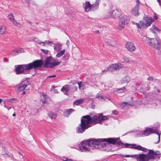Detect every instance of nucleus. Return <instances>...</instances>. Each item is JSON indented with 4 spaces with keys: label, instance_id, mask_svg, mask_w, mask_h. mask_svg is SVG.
<instances>
[{
    "label": "nucleus",
    "instance_id": "32",
    "mask_svg": "<svg viewBox=\"0 0 161 161\" xmlns=\"http://www.w3.org/2000/svg\"><path fill=\"white\" fill-rule=\"evenodd\" d=\"M84 100V99H77L74 102V103L76 105H78L82 103H83Z\"/></svg>",
    "mask_w": 161,
    "mask_h": 161
},
{
    "label": "nucleus",
    "instance_id": "61",
    "mask_svg": "<svg viewBox=\"0 0 161 161\" xmlns=\"http://www.w3.org/2000/svg\"><path fill=\"white\" fill-rule=\"evenodd\" d=\"M3 101V100L2 99H0V103H1Z\"/></svg>",
    "mask_w": 161,
    "mask_h": 161
},
{
    "label": "nucleus",
    "instance_id": "3",
    "mask_svg": "<svg viewBox=\"0 0 161 161\" xmlns=\"http://www.w3.org/2000/svg\"><path fill=\"white\" fill-rule=\"evenodd\" d=\"M43 64V62L41 60H37L27 64L19 65L16 67L15 71L16 74L18 75L27 74L29 73L31 69L41 67Z\"/></svg>",
    "mask_w": 161,
    "mask_h": 161
},
{
    "label": "nucleus",
    "instance_id": "31",
    "mask_svg": "<svg viewBox=\"0 0 161 161\" xmlns=\"http://www.w3.org/2000/svg\"><path fill=\"white\" fill-rule=\"evenodd\" d=\"M23 49L22 48L17 49L14 50L13 51V52L14 53L15 55H18L19 54L23 52Z\"/></svg>",
    "mask_w": 161,
    "mask_h": 161
},
{
    "label": "nucleus",
    "instance_id": "13",
    "mask_svg": "<svg viewBox=\"0 0 161 161\" xmlns=\"http://www.w3.org/2000/svg\"><path fill=\"white\" fill-rule=\"evenodd\" d=\"M28 84V82L27 80L22 81L19 85V86L17 90L18 92H21L23 91Z\"/></svg>",
    "mask_w": 161,
    "mask_h": 161
},
{
    "label": "nucleus",
    "instance_id": "12",
    "mask_svg": "<svg viewBox=\"0 0 161 161\" xmlns=\"http://www.w3.org/2000/svg\"><path fill=\"white\" fill-rule=\"evenodd\" d=\"M120 15V13L119 11L117 9H115L114 10L111 11L110 13L108 16H107V18H109L111 16L114 18H117Z\"/></svg>",
    "mask_w": 161,
    "mask_h": 161
},
{
    "label": "nucleus",
    "instance_id": "35",
    "mask_svg": "<svg viewBox=\"0 0 161 161\" xmlns=\"http://www.w3.org/2000/svg\"><path fill=\"white\" fill-rule=\"evenodd\" d=\"M12 22L15 26H17L19 27H20L21 26V25L20 24L17 22L15 20L12 21Z\"/></svg>",
    "mask_w": 161,
    "mask_h": 161
},
{
    "label": "nucleus",
    "instance_id": "49",
    "mask_svg": "<svg viewBox=\"0 0 161 161\" xmlns=\"http://www.w3.org/2000/svg\"><path fill=\"white\" fill-rule=\"evenodd\" d=\"M147 80L149 81H152L153 80V78L152 77H149L148 78Z\"/></svg>",
    "mask_w": 161,
    "mask_h": 161
},
{
    "label": "nucleus",
    "instance_id": "63",
    "mask_svg": "<svg viewBox=\"0 0 161 161\" xmlns=\"http://www.w3.org/2000/svg\"><path fill=\"white\" fill-rule=\"evenodd\" d=\"M15 115H16V114H15V113H14V114H13V116H15Z\"/></svg>",
    "mask_w": 161,
    "mask_h": 161
},
{
    "label": "nucleus",
    "instance_id": "37",
    "mask_svg": "<svg viewBox=\"0 0 161 161\" xmlns=\"http://www.w3.org/2000/svg\"><path fill=\"white\" fill-rule=\"evenodd\" d=\"M8 18L12 22V21L15 20L14 18V16L12 14H9L8 16Z\"/></svg>",
    "mask_w": 161,
    "mask_h": 161
},
{
    "label": "nucleus",
    "instance_id": "14",
    "mask_svg": "<svg viewBox=\"0 0 161 161\" xmlns=\"http://www.w3.org/2000/svg\"><path fill=\"white\" fill-rule=\"evenodd\" d=\"M154 21V19L152 18L148 17L146 20V22H142V25L143 27H147L150 26Z\"/></svg>",
    "mask_w": 161,
    "mask_h": 161
},
{
    "label": "nucleus",
    "instance_id": "46",
    "mask_svg": "<svg viewBox=\"0 0 161 161\" xmlns=\"http://www.w3.org/2000/svg\"><path fill=\"white\" fill-rule=\"evenodd\" d=\"M33 40L34 41L37 42V43L39 44V43H40L38 41H39L38 39L37 38H34L33 39Z\"/></svg>",
    "mask_w": 161,
    "mask_h": 161
},
{
    "label": "nucleus",
    "instance_id": "25",
    "mask_svg": "<svg viewBox=\"0 0 161 161\" xmlns=\"http://www.w3.org/2000/svg\"><path fill=\"white\" fill-rule=\"evenodd\" d=\"M62 44L58 43L56 44V46H54L53 47L55 50L57 52H59L61 50Z\"/></svg>",
    "mask_w": 161,
    "mask_h": 161
},
{
    "label": "nucleus",
    "instance_id": "6",
    "mask_svg": "<svg viewBox=\"0 0 161 161\" xmlns=\"http://www.w3.org/2000/svg\"><path fill=\"white\" fill-rule=\"evenodd\" d=\"M158 127H154L152 128H147L145 130L142 131L141 132V134L142 136H148L149 134L155 133L158 136V142H155V143H158L160 140V134L158 132Z\"/></svg>",
    "mask_w": 161,
    "mask_h": 161
},
{
    "label": "nucleus",
    "instance_id": "20",
    "mask_svg": "<svg viewBox=\"0 0 161 161\" xmlns=\"http://www.w3.org/2000/svg\"><path fill=\"white\" fill-rule=\"evenodd\" d=\"M134 105V104L133 103H129L127 102H123L121 103L120 107L122 109H123L125 107H128L129 106H133Z\"/></svg>",
    "mask_w": 161,
    "mask_h": 161
},
{
    "label": "nucleus",
    "instance_id": "53",
    "mask_svg": "<svg viewBox=\"0 0 161 161\" xmlns=\"http://www.w3.org/2000/svg\"><path fill=\"white\" fill-rule=\"evenodd\" d=\"M123 157H130V155H122Z\"/></svg>",
    "mask_w": 161,
    "mask_h": 161
},
{
    "label": "nucleus",
    "instance_id": "43",
    "mask_svg": "<svg viewBox=\"0 0 161 161\" xmlns=\"http://www.w3.org/2000/svg\"><path fill=\"white\" fill-rule=\"evenodd\" d=\"M136 4L135 6L136 8H139V4L140 3L139 0H136Z\"/></svg>",
    "mask_w": 161,
    "mask_h": 161
},
{
    "label": "nucleus",
    "instance_id": "60",
    "mask_svg": "<svg viewBox=\"0 0 161 161\" xmlns=\"http://www.w3.org/2000/svg\"><path fill=\"white\" fill-rule=\"evenodd\" d=\"M4 61L5 62H7L8 61V60L6 58H4Z\"/></svg>",
    "mask_w": 161,
    "mask_h": 161
},
{
    "label": "nucleus",
    "instance_id": "24",
    "mask_svg": "<svg viewBox=\"0 0 161 161\" xmlns=\"http://www.w3.org/2000/svg\"><path fill=\"white\" fill-rule=\"evenodd\" d=\"M69 86L70 92L73 93L77 89V86H76L75 85H69Z\"/></svg>",
    "mask_w": 161,
    "mask_h": 161
},
{
    "label": "nucleus",
    "instance_id": "27",
    "mask_svg": "<svg viewBox=\"0 0 161 161\" xmlns=\"http://www.w3.org/2000/svg\"><path fill=\"white\" fill-rule=\"evenodd\" d=\"M41 100L42 102L43 103H47V98L46 97V96L44 94H42L41 96Z\"/></svg>",
    "mask_w": 161,
    "mask_h": 161
},
{
    "label": "nucleus",
    "instance_id": "10",
    "mask_svg": "<svg viewBox=\"0 0 161 161\" xmlns=\"http://www.w3.org/2000/svg\"><path fill=\"white\" fill-rule=\"evenodd\" d=\"M124 144V143H123ZM128 144V143H127ZM129 145H128V146L126 147L124 145H122L121 146L122 147H128L130 146H132V147H130L131 148H134L138 150H141L142 151L144 152H147V149L144 147H142L140 145H137L136 146V144H134L133 145H131L130 144H128Z\"/></svg>",
    "mask_w": 161,
    "mask_h": 161
},
{
    "label": "nucleus",
    "instance_id": "30",
    "mask_svg": "<svg viewBox=\"0 0 161 161\" xmlns=\"http://www.w3.org/2000/svg\"><path fill=\"white\" fill-rule=\"evenodd\" d=\"M7 101H9L11 103H17L18 102V100L16 98H12L10 99H7L5 100L4 101V102Z\"/></svg>",
    "mask_w": 161,
    "mask_h": 161
},
{
    "label": "nucleus",
    "instance_id": "15",
    "mask_svg": "<svg viewBox=\"0 0 161 161\" xmlns=\"http://www.w3.org/2000/svg\"><path fill=\"white\" fill-rule=\"evenodd\" d=\"M146 154H140L136 157L137 161H148Z\"/></svg>",
    "mask_w": 161,
    "mask_h": 161
},
{
    "label": "nucleus",
    "instance_id": "57",
    "mask_svg": "<svg viewBox=\"0 0 161 161\" xmlns=\"http://www.w3.org/2000/svg\"><path fill=\"white\" fill-rule=\"evenodd\" d=\"M69 40H67L66 41V44L68 46H69Z\"/></svg>",
    "mask_w": 161,
    "mask_h": 161
},
{
    "label": "nucleus",
    "instance_id": "47",
    "mask_svg": "<svg viewBox=\"0 0 161 161\" xmlns=\"http://www.w3.org/2000/svg\"><path fill=\"white\" fill-rule=\"evenodd\" d=\"M113 113L115 115H117L118 114V112L116 111V110H114L113 112Z\"/></svg>",
    "mask_w": 161,
    "mask_h": 161
},
{
    "label": "nucleus",
    "instance_id": "45",
    "mask_svg": "<svg viewBox=\"0 0 161 161\" xmlns=\"http://www.w3.org/2000/svg\"><path fill=\"white\" fill-rule=\"evenodd\" d=\"M41 51L44 53V54H47L48 53V51L47 50H45L44 49H41Z\"/></svg>",
    "mask_w": 161,
    "mask_h": 161
},
{
    "label": "nucleus",
    "instance_id": "21",
    "mask_svg": "<svg viewBox=\"0 0 161 161\" xmlns=\"http://www.w3.org/2000/svg\"><path fill=\"white\" fill-rule=\"evenodd\" d=\"M120 61L121 62L124 63H129L130 62V58L126 56H122L120 59Z\"/></svg>",
    "mask_w": 161,
    "mask_h": 161
},
{
    "label": "nucleus",
    "instance_id": "54",
    "mask_svg": "<svg viewBox=\"0 0 161 161\" xmlns=\"http://www.w3.org/2000/svg\"><path fill=\"white\" fill-rule=\"evenodd\" d=\"M56 75H53L49 76L47 77V78H51L52 77H56Z\"/></svg>",
    "mask_w": 161,
    "mask_h": 161
},
{
    "label": "nucleus",
    "instance_id": "59",
    "mask_svg": "<svg viewBox=\"0 0 161 161\" xmlns=\"http://www.w3.org/2000/svg\"><path fill=\"white\" fill-rule=\"evenodd\" d=\"M25 1L27 3H29L30 2L31 0H25Z\"/></svg>",
    "mask_w": 161,
    "mask_h": 161
},
{
    "label": "nucleus",
    "instance_id": "4",
    "mask_svg": "<svg viewBox=\"0 0 161 161\" xmlns=\"http://www.w3.org/2000/svg\"><path fill=\"white\" fill-rule=\"evenodd\" d=\"M143 39L147 43L152 47L158 50L161 49V41L159 38H150L144 36Z\"/></svg>",
    "mask_w": 161,
    "mask_h": 161
},
{
    "label": "nucleus",
    "instance_id": "5",
    "mask_svg": "<svg viewBox=\"0 0 161 161\" xmlns=\"http://www.w3.org/2000/svg\"><path fill=\"white\" fill-rule=\"evenodd\" d=\"M60 63L61 62L58 61L57 59L54 58L52 57H47L45 60L44 66L46 68H53L59 65Z\"/></svg>",
    "mask_w": 161,
    "mask_h": 161
},
{
    "label": "nucleus",
    "instance_id": "7",
    "mask_svg": "<svg viewBox=\"0 0 161 161\" xmlns=\"http://www.w3.org/2000/svg\"><path fill=\"white\" fill-rule=\"evenodd\" d=\"M149 151V152L146 154L148 161H154L156 159H160V156H158L161 154L160 152H154L152 150H150Z\"/></svg>",
    "mask_w": 161,
    "mask_h": 161
},
{
    "label": "nucleus",
    "instance_id": "2",
    "mask_svg": "<svg viewBox=\"0 0 161 161\" xmlns=\"http://www.w3.org/2000/svg\"><path fill=\"white\" fill-rule=\"evenodd\" d=\"M107 116L100 114L98 116L95 115L92 117L89 115L82 116L80 123L76 128V132L78 133H82L91 126L92 124L101 123L102 121L107 119Z\"/></svg>",
    "mask_w": 161,
    "mask_h": 161
},
{
    "label": "nucleus",
    "instance_id": "8",
    "mask_svg": "<svg viewBox=\"0 0 161 161\" xmlns=\"http://www.w3.org/2000/svg\"><path fill=\"white\" fill-rule=\"evenodd\" d=\"M100 0H96L95 3L91 5L89 2H85L84 6L85 10L86 12L89 11L91 9H93L97 8L99 5V2Z\"/></svg>",
    "mask_w": 161,
    "mask_h": 161
},
{
    "label": "nucleus",
    "instance_id": "16",
    "mask_svg": "<svg viewBox=\"0 0 161 161\" xmlns=\"http://www.w3.org/2000/svg\"><path fill=\"white\" fill-rule=\"evenodd\" d=\"M69 87V85H66L63 86L61 89V91L64 93V94L67 95L68 92H70Z\"/></svg>",
    "mask_w": 161,
    "mask_h": 161
},
{
    "label": "nucleus",
    "instance_id": "56",
    "mask_svg": "<svg viewBox=\"0 0 161 161\" xmlns=\"http://www.w3.org/2000/svg\"><path fill=\"white\" fill-rule=\"evenodd\" d=\"M107 99H108L109 100H110V99L108 98L107 97H104V98H103V100L104 101H107Z\"/></svg>",
    "mask_w": 161,
    "mask_h": 161
},
{
    "label": "nucleus",
    "instance_id": "26",
    "mask_svg": "<svg viewBox=\"0 0 161 161\" xmlns=\"http://www.w3.org/2000/svg\"><path fill=\"white\" fill-rule=\"evenodd\" d=\"M130 80V78L129 76H126L124 77L122 80L121 82L122 83H127Z\"/></svg>",
    "mask_w": 161,
    "mask_h": 161
},
{
    "label": "nucleus",
    "instance_id": "58",
    "mask_svg": "<svg viewBox=\"0 0 161 161\" xmlns=\"http://www.w3.org/2000/svg\"><path fill=\"white\" fill-rule=\"evenodd\" d=\"M158 2V3L159 4L160 6H161V1L160 0H157Z\"/></svg>",
    "mask_w": 161,
    "mask_h": 161
},
{
    "label": "nucleus",
    "instance_id": "41",
    "mask_svg": "<svg viewBox=\"0 0 161 161\" xmlns=\"http://www.w3.org/2000/svg\"><path fill=\"white\" fill-rule=\"evenodd\" d=\"M56 87L53 86L51 89V91L54 93H58L57 90L55 89V88Z\"/></svg>",
    "mask_w": 161,
    "mask_h": 161
},
{
    "label": "nucleus",
    "instance_id": "28",
    "mask_svg": "<svg viewBox=\"0 0 161 161\" xmlns=\"http://www.w3.org/2000/svg\"><path fill=\"white\" fill-rule=\"evenodd\" d=\"M6 31V27L3 25H0V34H3L5 33Z\"/></svg>",
    "mask_w": 161,
    "mask_h": 161
},
{
    "label": "nucleus",
    "instance_id": "64",
    "mask_svg": "<svg viewBox=\"0 0 161 161\" xmlns=\"http://www.w3.org/2000/svg\"><path fill=\"white\" fill-rule=\"evenodd\" d=\"M65 158H64V159H63V161H66V160H66V159H65Z\"/></svg>",
    "mask_w": 161,
    "mask_h": 161
},
{
    "label": "nucleus",
    "instance_id": "1",
    "mask_svg": "<svg viewBox=\"0 0 161 161\" xmlns=\"http://www.w3.org/2000/svg\"><path fill=\"white\" fill-rule=\"evenodd\" d=\"M90 148L91 149L102 148L104 150L105 147L109 146V143L116 144L119 146L123 145L125 147H128L129 144H123L121 142L119 138H108L93 139H90L86 140Z\"/></svg>",
    "mask_w": 161,
    "mask_h": 161
},
{
    "label": "nucleus",
    "instance_id": "19",
    "mask_svg": "<svg viewBox=\"0 0 161 161\" xmlns=\"http://www.w3.org/2000/svg\"><path fill=\"white\" fill-rule=\"evenodd\" d=\"M75 110L72 108L65 110L64 112V115L65 117H68Z\"/></svg>",
    "mask_w": 161,
    "mask_h": 161
},
{
    "label": "nucleus",
    "instance_id": "48",
    "mask_svg": "<svg viewBox=\"0 0 161 161\" xmlns=\"http://www.w3.org/2000/svg\"><path fill=\"white\" fill-rule=\"evenodd\" d=\"M106 42L107 43L108 45L114 46L112 44V42H111L110 41H106Z\"/></svg>",
    "mask_w": 161,
    "mask_h": 161
},
{
    "label": "nucleus",
    "instance_id": "23",
    "mask_svg": "<svg viewBox=\"0 0 161 161\" xmlns=\"http://www.w3.org/2000/svg\"><path fill=\"white\" fill-rule=\"evenodd\" d=\"M150 30L153 33H155L156 32H159L160 30L157 27L153 25L150 29Z\"/></svg>",
    "mask_w": 161,
    "mask_h": 161
},
{
    "label": "nucleus",
    "instance_id": "11",
    "mask_svg": "<svg viewBox=\"0 0 161 161\" xmlns=\"http://www.w3.org/2000/svg\"><path fill=\"white\" fill-rule=\"evenodd\" d=\"M125 47L126 49L130 52H133L136 49L134 44L130 42H127L125 44Z\"/></svg>",
    "mask_w": 161,
    "mask_h": 161
},
{
    "label": "nucleus",
    "instance_id": "29",
    "mask_svg": "<svg viewBox=\"0 0 161 161\" xmlns=\"http://www.w3.org/2000/svg\"><path fill=\"white\" fill-rule=\"evenodd\" d=\"M125 24L119 20L118 29L119 30H121L124 28Z\"/></svg>",
    "mask_w": 161,
    "mask_h": 161
},
{
    "label": "nucleus",
    "instance_id": "17",
    "mask_svg": "<svg viewBox=\"0 0 161 161\" xmlns=\"http://www.w3.org/2000/svg\"><path fill=\"white\" fill-rule=\"evenodd\" d=\"M119 20L125 24V25L128 23L130 21V18L129 17L127 16H124L121 17Z\"/></svg>",
    "mask_w": 161,
    "mask_h": 161
},
{
    "label": "nucleus",
    "instance_id": "50",
    "mask_svg": "<svg viewBox=\"0 0 161 161\" xmlns=\"http://www.w3.org/2000/svg\"><path fill=\"white\" fill-rule=\"evenodd\" d=\"M137 157V155L136 154L130 155V157L135 158L136 159V157Z\"/></svg>",
    "mask_w": 161,
    "mask_h": 161
},
{
    "label": "nucleus",
    "instance_id": "39",
    "mask_svg": "<svg viewBox=\"0 0 161 161\" xmlns=\"http://www.w3.org/2000/svg\"><path fill=\"white\" fill-rule=\"evenodd\" d=\"M107 69L108 70V71L110 72H113L114 71V70L113 68V66L112 65H110L108 66L107 67Z\"/></svg>",
    "mask_w": 161,
    "mask_h": 161
},
{
    "label": "nucleus",
    "instance_id": "38",
    "mask_svg": "<svg viewBox=\"0 0 161 161\" xmlns=\"http://www.w3.org/2000/svg\"><path fill=\"white\" fill-rule=\"evenodd\" d=\"M78 85L79 86V88L80 89H83V87L84 86V85L83 84L82 81H80L78 83Z\"/></svg>",
    "mask_w": 161,
    "mask_h": 161
},
{
    "label": "nucleus",
    "instance_id": "42",
    "mask_svg": "<svg viewBox=\"0 0 161 161\" xmlns=\"http://www.w3.org/2000/svg\"><path fill=\"white\" fill-rule=\"evenodd\" d=\"M125 90V87L122 88H121L119 89L118 90L117 92L118 93L122 92H124Z\"/></svg>",
    "mask_w": 161,
    "mask_h": 161
},
{
    "label": "nucleus",
    "instance_id": "9",
    "mask_svg": "<svg viewBox=\"0 0 161 161\" xmlns=\"http://www.w3.org/2000/svg\"><path fill=\"white\" fill-rule=\"evenodd\" d=\"M79 148L82 152L90 151L91 148L86 140L81 142V144L79 146Z\"/></svg>",
    "mask_w": 161,
    "mask_h": 161
},
{
    "label": "nucleus",
    "instance_id": "40",
    "mask_svg": "<svg viewBox=\"0 0 161 161\" xmlns=\"http://www.w3.org/2000/svg\"><path fill=\"white\" fill-rule=\"evenodd\" d=\"M142 22H141L140 24L137 23H135V24L137 25V26L140 28V29H142V27H143L142 25ZM133 24H134V23H133Z\"/></svg>",
    "mask_w": 161,
    "mask_h": 161
},
{
    "label": "nucleus",
    "instance_id": "34",
    "mask_svg": "<svg viewBox=\"0 0 161 161\" xmlns=\"http://www.w3.org/2000/svg\"><path fill=\"white\" fill-rule=\"evenodd\" d=\"M57 117L56 114L53 112H50L49 114V117L51 119H55Z\"/></svg>",
    "mask_w": 161,
    "mask_h": 161
},
{
    "label": "nucleus",
    "instance_id": "51",
    "mask_svg": "<svg viewBox=\"0 0 161 161\" xmlns=\"http://www.w3.org/2000/svg\"><path fill=\"white\" fill-rule=\"evenodd\" d=\"M158 17L157 16L155 15V14L154 15V19H153L154 20H156L158 19Z\"/></svg>",
    "mask_w": 161,
    "mask_h": 161
},
{
    "label": "nucleus",
    "instance_id": "22",
    "mask_svg": "<svg viewBox=\"0 0 161 161\" xmlns=\"http://www.w3.org/2000/svg\"><path fill=\"white\" fill-rule=\"evenodd\" d=\"M139 8H136L135 7L131 10V13L134 15L137 16L139 15L138 10Z\"/></svg>",
    "mask_w": 161,
    "mask_h": 161
},
{
    "label": "nucleus",
    "instance_id": "36",
    "mask_svg": "<svg viewBox=\"0 0 161 161\" xmlns=\"http://www.w3.org/2000/svg\"><path fill=\"white\" fill-rule=\"evenodd\" d=\"M41 43L43 44L42 45L44 46L45 44H53V43L51 41H46L44 42H41V43H39V44H41Z\"/></svg>",
    "mask_w": 161,
    "mask_h": 161
},
{
    "label": "nucleus",
    "instance_id": "18",
    "mask_svg": "<svg viewBox=\"0 0 161 161\" xmlns=\"http://www.w3.org/2000/svg\"><path fill=\"white\" fill-rule=\"evenodd\" d=\"M112 65L113 68L114 69V71L120 69L123 67V65L120 63L113 64H112Z\"/></svg>",
    "mask_w": 161,
    "mask_h": 161
},
{
    "label": "nucleus",
    "instance_id": "52",
    "mask_svg": "<svg viewBox=\"0 0 161 161\" xmlns=\"http://www.w3.org/2000/svg\"><path fill=\"white\" fill-rule=\"evenodd\" d=\"M107 71H108V70L107 69V68L106 69H104V70H102L103 73L104 72L106 73Z\"/></svg>",
    "mask_w": 161,
    "mask_h": 161
},
{
    "label": "nucleus",
    "instance_id": "33",
    "mask_svg": "<svg viewBox=\"0 0 161 161\" xmlns=\"http://www.w3.org/2000/svg\"><path fill=\"white\" fill-rule=\"evenodd\" d=\"M65 50L64 49L62 51H59V52L56 55V57L57 58H60L65 53Z\"/></svg>",
    "mask_w": 161,
    "mask_h": 161
},
{
    "label": "nucleus",
    "instance_id": "44",
    "mask_svg": "<svg viewBox=\"0 0 161 161\" xmlns=\"http://www.w3.org/2000/svg\"><path fill=\"white\" fill-rule=\"evenodd\" d=\"M96 97L98 98L99 99H103L104 98V97L102 96H101L99 95V94L98 93L96 95Z\"/></svg>",
    "mask_w": 161,
    "mask_h": 161
},
{
    "label": "nucleus",
    "instance_id": "62",
    "mask_svg": "<svg viewBox=\"0 0 161 161\" xmlns=\"http://www.w3.org/2000/svg\"><path fill=\"white\" fill-rule=\"evenodd\" d=\"M19 155H21L22 156V157H23V156L21 154V153H20L19 152Z\"/></svg>",
    "mask_w": 161,
    "mask_h": 161
},
{
    "label": "nucleus",
    "instance_id": "55",
    "mask_svg": "<svg viewBox=\"0 0 161 161\" xmlns=\"http://www.w3.org/2000/svg\"><path fill=\"white\" fill-rule=\"evenodd\" d=\"M66 161H73L72 159H69L67 158H66Z\"/></svg>",
    "mask_w": 161,
    "mask_h": 161
}]
</instances>
